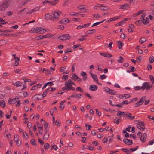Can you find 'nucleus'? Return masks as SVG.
<instances>
[{"mask_svg":"<svg viewBox=\"0 0 154 154\" xmlns=\"http://www.w3.org/2000/svg\"><path fill=\"white\" fill-rule=\"evenodd\" d=\"M52 13L53 17L49 13L45 14V18L46 20H51L55 21V19H58L59 15L61 14V12L60 11H54Z\"/></svg>","mask_w":154,"mask_h":154,"instance_id":"1","label":"nucleus"},{"mask_svg":"<svg viewBox=\"0 0 154 154\" xmlns=\"http://www.w3.org/2000/svg\"><path fill=\"white\" fill-rule=\"evenodd\" d=\"M29 32L32 33H39L41 34L44 33L45 31L44 29L42 27H36L30 30Z\"/></svg>","mask_w":154,"mask_h":154,"instance_id":"2","label":"nucleus"},{"mask_svg":"<svg viewBox=\"0 0 154 154\" xmlns=\"http://www.w3.org/2000/svg\"><path fill=\"white\" fill-rule=\"evenodd\" d=\"M137 136L140 138V140L143 143L145 142L147 139V134L146 133H144L142 134L140 131H138L137 134Z\"/></svg>","mask_w":154,"mask_h":154,"instance_id":"3","label":"nucleus"},{"mask_svg":"<svg viewBox=\"0 0 154 154\" xmlns=\"http://www.w3.org/2000/svg\"><path fill=\"white\" fill-rule=\"evenodd\" d=\"M10 2L9 0L5 1L0 5V10H4L7 8L9 6Z\"/></svg>","mask_w":154,"mask_h":154,"instance_id":"4","label":"nucleus"},{"mask_svg":"<svg viewBox=\"0 0 154 154\" xmlns=\"http://www.w3.org/2000/svg\"><path fill=\"white\" fill-rule=\"evenodd\" d=\"M136 121L138 123L137 125V127L142 131L144 130L145 129L144 126L145 125L144 122H142L140 120H137Z\"/></svg>","mask_w":154,"mask_h":154,"instance_id":"5","label":"nucleus"},{"mask_svg":"<svg viewBox=\"0 0 154 154\" xmlns=\"http://www.w3.org/2000/svg\"><path fill=\"white\" fill-rule=\"evenodd\" d=\"M58 39L62 40H69L70 38V37L68 34H63L59 36Z\"/></svg>","mask_w":154,"mask_h":154,"instance_id":"6","label":"nucleus"},{"mask_svg":"<svg viewBox=\"0 0 154 154\" xmlns=\"http://www.w3.org/2000/svg\"><path fill=\"white\" fill-rule=\"evenodd\" d=\"M149 83L148 82H145L143 84V86L141 87V89L144 90L145 89L146 90H149L152 87L151 85H148Z\"/></svg>","mask_w":154,"mask_h":154,"instance_id":"7","label":"nucleus"},{"mask_svg":"<svg viewBox=\"0 0 154 154\" xmlns=\"http://www.w3.org/2000/svg\"><path fill=\"white\" fill-rule=\"evenodd\" d=\"M44 98L42 94H36L32 97V99L34 100H42Z\"/></svg>","mask_w":154,"mask_h":154,"instance_id":"8","label":"nucleus"},{"mask_svg":"<svg viewBox=\"0 0 154 154\" xmlns=\"http://www.w3.org/2000/svg\"><path fill=\"white\" fill-rule=\"evenodd\" d=\"M145 99V97H142L140 100L136 103L134 105V106L135 107H138L140 105L142 104L144 102V100Z\"/></svg>","mask_w":154,"mask_h":154,"instance_id":"9","label":"nucleus"},{"mask_svg":"<svg viewBox=\"0 0 154 154\" xmlns=\"http://www.w3.org/2000/svg\"><path fill=\"white\" fill-rule=\"evenodd\" d=\"M123 141L126 144L128 145H131L133 144L132 141L131 139L124 138L123 140Z\"/></svg>","mask_w":154,"mask_h":154,"instance_id":"10","label":"nucleus"},{"mask_svg":"<svg viewBox=\"0 0 154 154\" xmlns=\"http://www.w3.org/2000/svg\"><path fill=\"white\" fill-rule=\"evenodd\" d=\"M69 22L70 21L67 18H64L59 21V23L60 24H66Z\"/></svg>","mask_w":154,"mask_h":154,"instance_id":"11","label":"nucleus"},{"mask_svg":"<svg viewBox=\"0 0 154 154\" xmlns=\"http://www.w3.org/2000/svg\"><path fill=\"white\" fill-rule=\"evenodd\" d=\"M129 5H130L128 4H125L123 5H120L119 8V9L126 10L129 8Z\"/></svg>","mask_w":154,"mask_h":154,"instance_id":"12","label":"nucleus"},{"mask_svg":"<svg viewBox=\"0 0 154 154\" xmlns=\"http://www.w3.org/2000/svg\"><path fill=\"white\" fill-rule=\"evenodd\" d=\"M121 18L120 16H116L112 18H110L109 20L106 21V23H109L112 21H116L118 19H120Z\"/></svg>","mask_w":154,"mask_h":154,"instance_id":"13","label":"nucleus"},{"mask_svg":"<svg viewBox=\"0 0 154 154\" xmlns=\"http://www.w3.org/2000/svg\"><path fill=\"white\" fill-rule=\"evenodd\" d=\"M125 118L126 119H130L131 120H133L135 117V116H131V114L129 113L128 114H125Z\"/></svg>","mask_w":154,"mask_h":154,"instance_id":"14","label":"nucleus"},{"mask_svg":"<svg viewBox=\"0 0 154 154\" xmlns=\"http://www.w3.org/2000/svg\"><path fill=\"white\" fill-rule=\"evenodd\" d=\"M98 88V87L96 85H91L89 86V89L92 91H95Z\"/></svg>","mask_w":154,"mask_h":154,"instance_id":"15","label":"nucleus"},{"mask_svg":"<svg viewBox=\"0 0 154 154\" xmlns=\"http://www.w3.org/2000/svg\"><path fill=\"white\" fill-rule=\"evenodd\" d=\"M98 8L103 11H106L107 7L104 6L103 4L98 5Z\"/></svg>","mask_w":154,"mask_h":154,"instance_id":"16","label":"nucleus"},{"mask_svg":"<svg viewBox=\"0 0 154 154\" xmlns=\"http://www.w3.org/2000/svg\"><path fill=\"white\" fill-rule=\"evenodd\" d=\"M120 149L123 151L127 154H130L131 153V151L130 149H128L125 148H122Z\"/></svg>","mask_w":154,"mask_h":154,"instance_id":"17","label":"nucleus"},{"mask_svg":"<svg viewBox=\"0 0 154 154\" xmlns=\"http://www.w3.org/2000/svg\"><path fill=\"white\" fill-rule=\"evenodd\" d=\"M14 60H15L14 65L15 66H17L19 65V61H20V59L17 57H14Z\"/></svg>","mask_w":154,"mask_h":154,"instance_id":"18","label":"nucleus"},{"mask_svg":"<svg viewBox=\"0 0 154 154\" xmlns=\"http://www.w3.org/2000/svg\"><path fill=\"white\" fill-rule=\"evenodd\" d=\"M48 124L47 122H46V123H45V124H44L45 129L46 132L43 136V139L44 138V136H45L47 134L48 131V130H47V128L48 127Z\"/></svg>","mask_w":154,"mask_h":154,"instance_id":"19","label":"nucleus"},{"mask_svg":"<svg viewBox=\"0 0 154 154\" xmlns=\"http://www.w3.org/2000/svg\"><path fill=\"white\" fill-rule=\"evenodd\" d=\"M91 75L94 80L96 82H97L98 80L96 75L95 74H93V73H91Z\"/></svg>","mask_w":154,"mask_h":154,"instance_id":"20","label":"nucleus"},{"mask_svg":"<svg viewBox=\"0 0 154 154\" xmlns=\"http://www.w3.org/2000/svg\"><path fill=\"white\" fill-rule=\"evenodd\" d=\"M8 103H9L10 104H11L12 103L14 104L17 102V100H16V99H15L14 98H13L12 99L9 98L8 100Z\"/></svg>","mask_w":154,"mask_h":154,"instance_id":"21","label":"nucleus"},{"mask_svg":"<svg viewBox=\"0 0 154 154\" xmlns=\"http://www.w3.org/2000/svg\"><path fill=\"white\" fill-rule=\"evenodd\" d=\"M125 114L124 112H122L121 111H118L117 113L116 114V115L117 116L119 117L125 115Z\"/></svg>","mask_w":154,"mask_h":154,"instance_id":"22","label":"nucleus"},{"mask_svg":"<svg viewBox=\"0 0 154 154\" xmlns=\"http://www.w3.org/2000/svg\"><path fill=\"white\" fill-rule=\"evenodd\" d=\"M45 38V36L44 35H38L35 38L37 40H40L43 38Z\"/></svg>","mask_w":154,"mask_h":154,"instance_id":"23","label":"nucleus"},{"mask_svg":"<svg viewBox=\"0 0 154 154\" xmlns=\"http://www.w3.org/2000/svg\"><path fill=\"white\" fill-rule=\"evenodd\" d=\"M0 106L3 108H5V103L4 100H1L0 101Z\"/></svg>","mask_w":154,"mask_h":154,"instance_id":"24","label":"nucleus"},{"mask_svg":"<svg viewBox=\"0 0 154 154\" xmlns=\"http://www.w3.org/2000/svg\"><path fill=\"white\" fill-rule=\"evenodd\" d=\"M143 10H140L139 11H138L136 14H133L132 15V17H135L138 15H139L140 14L142 13L143 11Z\"/></svg>","mask_w":154,"mask_h":154,"instance_id":"25","label":"nucleus"},{"mask_svg":"<svg viewBox=\"0 0 154 154\" xmlns=\"http://www.w3.org/2000/svg\"><path fill=\"white\" fill-rule=\"evenodd\" d=\"M106 20V19H104L102 21H100V22H97L96 23H94L92 25V27H93V26H97V25H98V24L103 23Z\"/></svg>","mask_w":154,"mask_h":154,"instance_id":"26","label":"nucleus"},{"mask_svg":"<svg viewBox=\"0 0 154 154\" xmlns=\"http://www.w3.org/2000/svg\"><path fill=\"white\" fill-rule=\"evenodd\" d=\"M116 93V91L114 90L110 89L108 94L111 95H115Z\"/></svg>","mask_w":154,"mask_h":154,"instance_id":"27","label":"nucleus"},{"mask_svg":"<svg viewBox=\"0 0 154 154\" xmlns=\"http://www.w3.org/2000/svg\"><path fill=\"white\" fill-rule=\"evenodd\" d=\"M118 45V48L119 49H121L122 46V43L120 41H119L117 42Z\"/></svg>","mask_w":154,"mask_h":154,"instance_id":"28","label":"nucleus"},{"mask_svg":"<svg viewBox=\"0 0 154 154\" xmlns=\"http://www.w3.org/2000/svg\"><path fill=\"white\" fill-rule=\"evenodd\" d=\"M125 23V20H122V21L118 22L115 25V26H119L122 25V24H124Z\"/></svg>","mask_w":154,"mask_h":154,"instance_id":"29","label":"nucleus"},{"mask_svg":"<svg viewBox=\"0 0 154 154\" xmlns=\"http://www.w3.org/2000/svg\"><path fill=\"white\" fill-rule=\"evenodd\" d=\"M58 1L57 0H55L54 1H51L50 5H55L57 3Z\"/></svg>","mask_w":154,"mask_h":154,"instance_id":"30","label":"nucleus"},{"mask_svg":"<svg viewBox=\"0 0 154 154\" xmlns=\"http://www.w3.org/2000/svg\"><path fill=\"white\" fill-rule=\"evenodd\" d=\"M73 78H74V77H75V79L77 80V81L78 82H80L82 81V80L77 75L74 74L73 75Z\"/></svg>","mask_w":154,"mask_h":154,"instance_id":"31","label":"nucleus"},{"mask_svg":"<svg viewBox=\"0 0 154 154\" xmlns=\"http://www.w3.org/2000/svg\"><path fill=\"white\" fill-rule=\"evenodd\" d=\"M48 90L49 89H48V88L47 89L44 91L43 94H42V96H44V97H45L46 95L48 93L49 91Z\"/></svg>","mask_w":154,"mask_h":154,"instance_id":"32","label":"nucleus"},{"mask_svg":"<svg viewBox=\"0 0 154 154\" xmlns=\"http://www.w3.org/2000/svg\"><path fill=\"white\" fill-rule=\"evenodd\" d=\"M124 59L121 56H119V59L118 60V62L119 63H122L123 62Z\"/></svg>","mask_w":154,"mask_h":154,"instance_id":"33","label":"nucleus"},{"mask_svg":"<svg viewBox=\"0 0 154 154\" xmlns=\"http://www.w3.org/2000/svg\"><path fill=\"white\" fill-rule=\"evenodd\" d=\"M50 146V145L49 143H46L44 145V147L45 149H48Z\"/></svg>","mask_w":154,"mask_h":154,"instance_id":"34","label":"nucleus"},{"mask_svg":"<svg viewBox=\"0 0 154 154\" xmlns=\"http://www.w3.org/2000/svg\"><path fill=\"white\" fill-rule=\"evenodd\" d=\"M149 61L150 63H152L154 61V57L153 56H151L149 57Z\"/></svg>","mask_w":154,"mask_h":154,"instance_id":"35","label":"nucleus"},{"mask_svg":"<svg viewBox=\"0 0 154 154\" xmlns=\"http://www.w3.org/2000/svg\"><path fill=\"white\" fill-rule=\"evenodd\" d=\"M30 143L32 145H36V144L35 143V139H32L30 140Z\"/></svg>","mask_w":154,"mask_h":154,"instance_id":"36","label":"nucleus"},{"mask_svg":"<svg viewBox=\"0 0 154 154\" xmlns=\"http://www.w3.org/2000/svg\"><path fill=\"white\" fill-rule=\"evenodd\" d=\"M150 79L151 80L152 84L154 83V78L153 76L152 75H149Z\"/></svg>","mask_w":154,"mask_h":154,"instance_id":"37","label":"nucleus"},{"mask_svg":"<svg viewBox=\"0 0 154 154\" xmlns=\"http://www.w3.org/2000/svg\"><path fill=\"white\" fill-rule=\"evenodd\" d=\"M136 61L137 62L140 63L142 60L141 57L137 56L136 57Z\"/></svg>","mask_w":154,"mask_h":154,"instance_id":"38","label":"nucleus"},{"mask_svg":"<svg viewBox=\"0 0 154 154\" xmlns=\"http://www.w3.org/2000/svg\"><path fill=\"white\" fill-rule=\"evenodd\" d=\"M139 146H137L133 148H130V150L132 151H134L137 150Z\"/></svg>","mask_w":154,"mask_h":154,"instance_id":"39","label":"nucleus"},{"mask_svg":"<svg viewBox=\"0 0 154 154\" xmlns=\"http://www.w3.org/2000/svg\"><path fill=\"white\" fill-rule=\"evenodd\" d=\"M106 77L107 76L106 75L103 74L101 75L100 77V78L101 80H103L105 79L106 78Z\"/></svg>","mask_w":154,"mask_h":154,"instance_id":"40","label":"nucleus"},{"mask_svg":"<svg viewBox=\"0 0 154 154\" xmlns=\"http://www.w3.org/2000/svg\"><path fill=\"white\" fill-rule=\"evenodd\" d=\"M54 34H48L45 35V38L48 37H51L54 35Z\"/></svg>","mask_w":154,"mask_h":154,"instance_id":"41","label":"nucleus"},{"mask_svg":"<svg viewBox=\"0 0 154 154\" xmlns=\"http://www.w3.org/2000/svg\"><path fill=\"white\" fill-rule=\"evenodd\" d=\"M16 85L17 87H19L21 86L22 83L20 81H17L16 82Z\"/></svg>","mask_w":154,"mask_h":154,"instance_id":"42","label":"nucleus"},{"mask_svg":"<svg viewBox=\"0 0 154 154\" xmlns=\"http://www.w3.org/2000/svg\"><path fill=\"white\" fill-rule=\"evenodd\" d=\"M117 119V117H116V118L114 119L113 122L114 123H116L117 124H118L119 123V118H118L117 120H116V119Z\"/></svg>","mask_w":154,"mask_h":154,"instance_id":"43","label":"nucleus"},{"mask_svg":"<svg viewBox=\"0 0 154 154\" xmlns=\"http://www.w3.org/2000/svg\"><path fill=\"white\" fill-rule=\"evenodd\" d=\"M81 96L82 95L81 94L79 93L75 95V97L77 99H79L82 97Z\"/></svg>","mask_w":154,"mask_h":154,"instance_id":"44","label":"nucleus"},{"mask_svg":"<svg viewBox=\"0 0 154 154\" xmlns=\"http://www.w3.org/2000/svg\"><path fill=\"white\" fill-rule=\"evenodd\" d=\"M79 14V13L78 12H71L70 15L71 16H76Z\"/></svg>","mask_w":154,"mask_h":154,"instance_id":"45","label":"nucleus"},{"mask_svg":"<svg viewBox=\"0 0 154 154\" xmlns=\"http://www.w3.org/2000/svg\"><path fill=\"white\" fill-rule=\"evenodd\" d=\"M12 31L11 30H0V32H12Z\"/></svg>","mask_w":154,"mask_h":154,"instance_id":"46","label":"nucleus"},{"mask_svg":"<svg viewBox=\"0 0 154 154\" xmlns=\"http://www.w3.org/2000/svg\"><path fill=\"white\" fill-rule=\"evenodd\" d=\"M142 21L143 23L145 25L149 23V22L148 21V20H146L145 19L142 20Z\"/></svg>","mask_w":154,"mask_h":154,"instance_id":"47","label":"nucleus"},{"mask_svg":"<svg viewBox=\"0 0 154 154\" xmlns=\"http://www.w3.org/2000/svg\"><path fill=\"white\" fill-rule=\"evenodd\" d=\"M75 88L74 87L72 86L71 85L70 86H69V87L68 88V90L69 91L70 90L74 91L75 90Z\"/></svg>","mask_w":154,"mask_h":154,"instance_id":"48","label":"nucleus"},{"mask_svg":"<svg viewBox=\"0 0 154 154\" xmlns=\"http://www.w3.org/2000/svg\"><path fill=\"white\" fill-rule=\"evenodd\" d=\"M55 125L58 126H60V122L59 121L58 119H57L55 122Z\"/></svg>","mask_w":154,"mask_h":154,"instance_id":"49","label":"nucleus"},{"mask_svg":"<svg viewBox=\"0 0 154 154\" xmlns=\"http://www.w3.org/2000/svg\"><path fill=\"white\" fill-rule=\"evenodd\" d=\"M94 31H95V29H93V30H89L87 31L86 32V33H87L88 34H91L94 33Z\"/></svg>","mask_w":154,"mask_h":154,"instance_id":"50","label":"nucleus"},{"mask_svg":"<svg viewBox=\"0 0 154 154\" xmlns=\"http://www.w3.org/2000/svg\"><path fill=\"white\" fill-rule=\"evenodd\" d=\"M19 136L17 134H15L14 136V140L15 141L19 139Z\"/></svg>","mask_w":154,"mask_h":154,"instance_id":"51","label":"nucleus"},{"mask_svg":"<svg viewBox=\"0 0 154 154\" xmlns=\"http://www.w3.org/2000/svg\"><path fill=\"white\" fill-rule=\"evenodd\" d=\"M140 40L141 42V44H143L146 42V39L145 38L142 37L140 38Z\"/></svg>","mask_w":154,"mask_h":154,"instance_id":"52","label":"nucleus"},{"mask_svg":"<svg viewBox=\"0 0 154 154\" xmlns=\"http://www.w3.org/2000/svg\"><path fill=\"white\" fill-rule=\"evenodd\" d=\"M53 149H54L55 150H56L57 149V147L56 145H54L52 146L51 150Z\"/></svg>","mask_w":154,"mask_h":154,"instance_id":"53","label":"nucleus"},{"mask_svg":"<svg viewBox=\"0 0 154 154\" xmlns=\"http://www.w3.org/2000/svg\"><path fill=\"white\" fill-rule=\"evenodd\" d=\"M37 124L38 127V128L39 129H41V130H42V129L43 128V126H39V123L38 122H37L36 123Z\"/></svg>","mask_w":154,"mask_h":154,"instance_id":"54","label":"nucleus"},{"mask_svg":"<svg viewBox=\"0 0 154 154\" xmlns=\"http://www.w3.org/2000/svg\"><path fill=\"white\" fill-rule=\"evenodd\" d=\"M62 90L63 91H64V92L65 91H69V90H68V88L66 87H63L62 88Z\"/></svg>","mask_w":154,"mask_h":154,"instance_id":"55","label":"nucleus"},{"mask_svg":"<svg viewBox=\"0 0 154 154\" xmlns=\"http://www.w3.org/2000/svg\"><path fill=\"white\" fill-rule=\"evenodd\" d=\"M104 88L105 91L106 92L108 93L110 89L108 87H105V88Z\"/></svg>","mask_w":154,"mask_h":154,"instance_id":"56","label":"nucleus"},{"mask_svg":"<svg viewBox=\"0 0 154 154\" xmlns=\"http://www.w3.org/2000/svg\"><path fill=\"white\" fill-rule=\"evenodd\" d=\"M65 85L66 87L68 88V87H69V86H70L71 85L69 82H65Z\"/></svg>","mask_w":154,"mask_h":154,"instance_id":"57","label":"nucleus"},{"mask_svg":"<svg viewBox=\"0 0 154 154\" xmlns=\"http://www.w3.org/2000/svg\"><path fill=\"white\" fill-rule=\"evenodd\" d=\"M48 89H49V91H53L56 90V89L55 88H53L51 87H50L49 88H48Z\"/></svg>","mask_w":154,"mask_h":154,"instance_id":"58","label":"nucleus"},{"mask_svg":"<svg viewBox=\"0 0 154 154\" xmlns=\"http://www.w3.org/2000/svg\"><path fill=\"white\" fill-rule=\"evenodd\" d=\"M85 125L86 127V129L88 130H90V128L92 127L90 125L85 124Z\"/></svg>","mask_w":154,"mask_h":154,"instance_id":"59","label":"nucleus"},{"mask_svg":"<svg viewBox=\"0 0 154 154\" xmlns=\"http://www.w3.org/2000/svg\"><path fill=\"white\" fill-rule=\"evenodd\" d=\"M134 89L135 90L137 91V90H140V89H141V87L138 86H135L134 87Z\"/></svg>","mask_w":154,"mask_h":154,"instance_id":"60","label":"nucleus"},{"mask_svg":"<svg viewBox=\"0 0 154 154\" xmlns=\"http://www.w3.org/2000/svg\"><path fill=\"white\" fill-rule=\"evenodd\" d=\"M124 96L125 98H128L130 97V95L129 94H124Z\"/></svg>","mask_w":154,"mask_h":154,"instance_id":"61","label":"nucleus"},{"mask_svg":"<svg viewBox=\"0 0 154 154\" xmlns=\"http://www.w3.org/2000/svg\"><path fill=\"white\" fill-rule=\"evenodd\" d=\"M76 91H80L81 92H83V90H82L80 87H78L76 88Z\"/></svg>","mask_w":154,"mask_h":154,"instance_id":"62","label":"nucleus"},{"mask_svg":"<svg viewBox=\"0 0 154 154\" xmlns=\"http://www.w3.org/2000/svg\"><path fill=\"white\" fill-rule=\"evenodd\" d=\"M95 110L96 111V113L98 116H101V112H99L98 110V109H96Z\"/></svg>","mask_w":154,"mask_h":154,"instance_id":"63","label":"nucleus"},{"mask_svg":"<svg viewBox=\"0 0 154 154\" xmlns=\"http://www.w3.org/2000/svg\"><path fill=\"white\" fill-rule=\"evenodd\" d=\"M81 75L84 77H85L87 75L86 73L83 71H82L81 73Z\"/></svg>","mask_w":154,"mask_h":154,"instance_id":"64","label":"nucleus"}]
</instances>
